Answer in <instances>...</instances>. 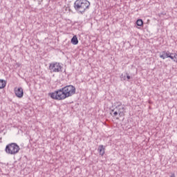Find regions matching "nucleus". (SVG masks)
<instances>
[{"label":"nucleus","instance_id":"obj_7","mask_svg":"<svg viewBox=\"0 0 177 177\" xmlns=\"http://www.w3.org/2000/svg\"><path fill=\"white\" fill-rule=\"evenodd\" d=\"M97 151H99L100 156H104V146L100 145Z\"/></svg>","mask_w":177,"mask_h":177},{"label":"nucleus","instance_id":"obj_9","mask_svg":"<svg viewBox=\"0 0 177 177\" xmlns=\"http://www.w3.org/2000/svg\"><path fill=\"white\" fill-rule=\"evenodd\" d=\"M167 53H170L169 51H167V52L166 51H162V53L160 55V57L161 59H163V60L167 59Z\"/></svg>","mask_w":177,"mask_h":177},{"label":"nucleus","instance_id":"obj_3","mask_svg":"<svg viewBox=\"0 0 177 177\" xmlns=\"http://www.w3.org/2000/svg\"><path fill=\"white\" fill-rule=\"evenodd\" d=\"M115 104H116L115 107L111 110L110 112L111 115H113V117H117V115L124 117V115H125V106L122 105V102H116Z\"/></svg>","mask_w":177,"mask_h":177},{"label":"nucleus","instance_id":"obj_5","mask_svg":"<svg viewBox=\"0 0 177 177\" xmlns=\"http://www.w3.org/2000/svg\"><path fill=\"white\" fill-rule=\"evenodd\" d=\"M62 68H63V66L58 62L51 63L49 65L50 73H62Z\"/></svg>","mask_w":177,"mask_h":177},{"label":"nucleus","instance_id":"obj_1","mask_svg":"<svg viewBox=\"0 0 177 177\" xmlns=\"http://www.w3.org/2000/svg\"><path fill=\"white\" fill-rule=\"evenodd\" d=\"M73 95H75V86L73 85L66 86L50 93V98L54 100H64L67 97H71Z\"/></svg>","mask_w":177,"mask_h":177},{"label":"nucleus","instance_id":"obj_14","mask_svg":"<svg viewBox=\"0 0 177 177\" xmlns=\"http://www.w3.org/2000/svg\"><path fill=\"white\" fill-rule=\"evenodd\" d=\"M126 78H127V81H129V80H131V77L129 74H128V73H126Z\"/></svg>","mask_w":177,"mask_h":177},{"label":"nucleus","instance_id":"obj_6","mask_svg":"<svg viewBox=\"0 0 177 177\" xmlns=\"http://www.w3.org/2000/svg\"><path fill=\"white\" fill-rule=\"evenodd\" d=\"M15 93L17 97H19V99H21L23 97L24 93L23 92V88L21 87H16L15 88Z\"/></svg>","mask_w":177,"mask_h":177},{"label":"nucleus","instance_id":"obj_15","mask_svg":"<svg viewBox=\"0 0 177 177\" xmlns=\"http://www.w3.org/2000/svg\"><path fill=\"white\" fill-rule=\"evenodd\" d=\"M38 1V4L41 5V2H42L43 0H37Z\"/></svg>","mask_w":177,"mask_h":177},{"label":"nucleus","instance_id":"obj_10","mask_svg":"<svg viewBox=\"0 0 177 177\" xmlns=\"http://www.w3.org/2000/svg\"><path fill=\"white\" fill-rule=\"evenodd\" d=\"M6 86V81L0 80V89H3Z\"/></svg>","mask_w":177,"mask_h":177},{"label":"nucleus","instance_id":"obj_8","mask_svg":"<svg viewBox=\"0 0 177 177\" xmlns=\"http://www.w3.org/2000/svg\"><path fill=\"white\" fill-rule=\"evenodd\" d=\"M71 42L73 44V45H78V38L76 35L72 37Z\"/></svg>","mask_w":177,"mask_h":177},{"label":"nucleus","instance_id":"obj_12","mask_svg":"<svg viewBox=\"0 0 177 177\" xmlns=\"http://www.w3.org/2000/svg\"><path fill=\"white\" fill-rule=\"evenodd\" d=\"M171 55H173L172 53H167L166 54V57H169L170 59H171V60H174V59L176 58V55L172 56Z\"/></svg>","mask_w":177,"mask_h":177},{"label":"nucleus","instance_id":"obj_13","mask_svg":"<svg viewBox=\"0 0 177 177\" xmlns=\"http://www.w3.org/2000/svg\"><path fill=\"white\" fill-rule=\"evenodd\" d=\"M121 81H126L127 80V73L125 74L122 73L120 75Z\"/></svg>","mask_w":177,"mask_h":177},{"label":"nucleus","instance_id":"obj_2","mask_svg":"<svg viewBox=\"0 0 177 177\" xmlns=\"http://www.w3.org/2000/svg\"><path fill=\"white\" fill-rule=\"evenodd\" d=\"M91 6V3L88 0H76L74 3L75 10L81 13L84 14L86 9H89Z\"/></svg>","mask_w":177,"mask_h":177},{"label":"nucleus","instance_id":"obj_4","mask_svg":"<svg viewBox=\"0 0 177 177\" xmlns=\"http://www.w3.org/2000/svg\"><path fill=\"white\" fill-rule=\"evenodd\" d=\"M5 151L7 154L16 156L20 151V147L17 143L12 142L6 145Z\"/></svg>","mask_w":177,"mask_h":177},{"label":"nucleus","instance_id":"obj_11","mask_svg":"<svg viewBox=\"0 0 177 177\" xmlns=\"http://www.w3.org/2000/svg\"><path fill=\"white\" fill-rule=\"evenodd\" d=\"M136 24L137 26H138V27H142V26H143V20L138 19L136 21Z\"/></svg>","mask_w":177,"mask_h":177}]
</instances>
